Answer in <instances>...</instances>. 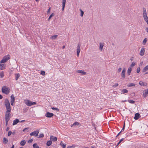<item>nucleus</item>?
Listing matches in <instances>:
<instances>
[{
  "label": "nucleus",
  "instance_id": "nucleus-27",
  "mask_svg": "<svg viewBox=\"0 0 148 148\" xmlns=\"http://www.w3.org/2000/svg\"><path fill=\"white\" fill-rule=\"evenodd\" d=\"M58 36V35H53V36H51V37L50 38L53 40H54V39H56L57 37Z\"/></svg>",
  "mask_w": 148,
  "mask_h": 148
},
{
  "label": "nucleus",
  "instance_id": "nucleus-10",
  "mask_svg": "<svg viewBox=\"0 0 148 148\" xmlns=\"http://www.w3.org/2000/svg\"><path fill=\"white\" fill-rule=\"evenodd\" d=\"M145 49L144 48H141L140 53V55L141 56H143L145 53Z\"/></svg>",
  "mask_w": 148,
  "mask_h": 148
},
{
  "label": "nucleus",
  "instance_id": "nucleus-59",
  "mask_svg": "<svg viewBox=\"0 0 148 148\" xmlns=\"http://www.w3.org/2000/svg\"><path fill=\"white\" fill-rule=\"evenodd\" d=\"M125 128V127H123V128H122V130H122V131H124V130Z\"/></svg>",
  "mask_w": 148,
  "mask_h": 148
},
{
  "label": "nucleus",
  "instance_id": "nucleus-37",
  "mask_svg": "<svg viewBox=\"0 0 148 148\" xmlns=\"http://www.w3.org/2000/svg\"><path fill=\"white\" fill-rule=\"evenodd\" d=\"M135 65L136 63L134 62H133L131 64L130 66L132 67L134 66Z\"/></svg>",
  "mask_w": 148,
  "mask_h": 148
},
{
  "label": "nucleus",
  "instance_id": "nucleus-48",
  "mask_svg": "<svg viewBox=\"0 0 148 148\" xmlns=\"http://www.w3.org/2000/svg\"><path fill=\"white\" fill-rule=\"evenodd\" d=\"M121 70L122 69L121 68H119L117 71L118 73H120L121 71Z\"/></svg>",
  "mask_w": 148,
  "mask_h": 148
},
{
  "label": "nucleus",
  "instance_id": "nucleus-41",
  "mask_svg": "<svg viewBox=\"0 0 148 148\" xmlns=\"http://www.w3.org/2000/svg\"><path fill=\"white\" fill-rule=\"evenodd\" d=\"M119 86V84L118 83H116L112 87L114 88H115Z\"/></svg>",
  "mask_w": 148,
  "mask_h": 148
},
{
  "label": "nucleus",
  "instance_id": "nucleus-44",
  "mask_svg": "<svg viewBox=\"0 0 148 148\" xmlns=\"http://www.w3.org/2000/svg\"><path fill=\"white\" fill-rule=\"evenodd\" d=\"M33 141V140L32 139L29 140L28 141V143H30L32 142Z\"/></svg>",
  "mask_w": 148,
  "mask_h": 148
},
{
  "label": "nucleus",
  "instance_id": "nucleus-21",
  "mask_svg": "<svg viewBox=\"0 0 148 148\" xmlns=\"http://www.w3.org/2000/svg\"><path fill=\"white\" fill-rule=\"evenodd\" d=\"M8 140L7 138H5V137L3 138V143L4 144H6L8 143Z\"/></svg>",
  "mask_w": 148,
  "mask_h": 148
},
{
  "label": "nucleus",
  "instance_id": "nucleus-63",
  "mask_svg": "<svg viewBox=\"0 0 148 148\" xmlns=\"http://www.w3.org/2000/svg\"><path fill=\"white\" fill-rule=\"evenodd\" d=\"M121 143V142H120L119 141V143H118L117 146L120 143Z\"/></svg>",
  "mask_w": 148,
  "mask_h": 148
},
{
  "label": "nucleus",
  "instance_id": "nucleus-30",
  "mask_svg": "<svg viewBox=\"0 0 148 148\" xmlns=\"http://www.w3.org/2000/svg\"><path fill=\"white\" fill-rule=\"evenodd\" d=\"M0 76L1 78H2L4 76V72L3 71L1 72L0 73Z\"/></svg>",
  "mask_w": 148,
  "mask_h": 148
},
{
  "label": "nucleus",
  "instance_id": "nucleus-50",
  "mask_svg": "<svg viewBox=\"0 0 148 148\" xmlns=\"http://www.w3.org/2000/svg\"><path fill=\"white\" fill-rule=\"evenodd\" d=\"M50 10H51V8L50 7L47 11V13H50Z\"/></svg>",
  "mask_w": 148,
  "mask_h": 148
},
{
  "label": "nucleus",
  "instance_id": "nucleus-11",
  "mask_svg": "<svg viewBox=\"0 0 148 148\" xmlns=\"http://www.w3.org/2000/svg\"><path fill=\"white\" fill-rule=\"evenodd\" d=\"M140 117V114L138 113H136L135 114L134 118L135 120H136L138 119Z\"/></svg>",
  "mask_w": 148,
  "mask_h": 148
},
{
  "label": "nucleus",
  "instance_id": "nucleus-39",
  "mask_svg": "<svg viewBox=\"0 0 148 148\" xmlns=\"http://www.w3.org/2000/svg\"><path fill=\"white\" fill-rule=\"evenodd\" d=\"M53 110H56L57 111H59V109L57 108H54V107H52L51 108Z\"/></svg>",
  "mask_w": 148,
  "mask_h": 148
},
{
  "label": "nucleus",
  "instance_id": "nucleus-15",
  "mask_svg": "<svg viewBox=\"0 0 148 148\" xmlns=\"http://www.w3.org/2000/svg\"><path fill=\"white\" fill-rule=\"evenodd\" d=\"M66 0H62V10L64 11L65 5Z\"/></svg>",
  "mask_w": 148,
  "mask_h": 148
},
{
  "label": "nucleus",
  "instance_id": "nucleus-18",
  "mask_svg": "<svg viewBox=\"0 0 148 148\" xmlns=\"http://www.w3.org/2000/svg\"><path fill=\"white\" fill-rule=\"evenodd\" d=\"M5 69V65L3 64H0V69L1 70L4 69Z\"/></svg>",
  "mask_w": 148,
  "mask_h": 148
},
{
  "label": "nucleus",
  "instance_id": "nucleus-40",
  "mask_svg": "<svg viewBox=\"0 0 148 148\" xmlns=\"http://www.w3.org/2000/svg\"><path fill=\"white\" fill-rule=\"evenodd\" d=\"M75 147V145H72L71 146H69L68 147H67V148H74Z\"/></svg>",
  "mask_w": 148,
  "mask_h": 148
},
{
  "label": "nucleus",
  "instance_id": "nucleus-46",
  "mask_svg": "<svg viewBox=\"0 0 148 148\" xmlns=\"http://www.w3.org/2000/svg\"><path fill=\"white\" fill-rule=\"evenodd\" d=\"M44 136V135L43 134H40L39 135V136L38 137L39 138H41L42 137Z\"/></svg>",
  "mask_w": 148,
  "mask_h": 148
},
{
  "label": "nucleus",
  "instance_id": "nucleus-56",
  "mask_svg": "<svg viewBox=\"0 0 148 148\" xmlns=\"http://www.w3.org/2000/svg\"><path fill=\"white\" fill-rule=\"evenodd\" d=\"M10 129V128L9 127H7V129H6V131H8Z\"/></svg>",
  "mask_w": 148,
  "mask_h": 148
},
{
  "label": "nucleus",
  "instance_id": "nucleus-5",
  "mask_svg": "<svg viewBox=\"0 0 148 148\" xmlns=\"http://www.w3.org/2000/svg\"><path fill=\"white\" fill-rule=\"evenodd\" d=\"M39 133V130H38L36 131H34L33 132L30 134L31 136H38Z\"/></svg>",
  "mask_w": 148,
  "mask_h": 148
},
{
  "label": "nucleus",
  "instance_id": "nucleus-23",
  "mask_svg": "<svg viewBox=\"0 0 148 148\" xmlns=\"http://www.w3.org/2000/svg\"><path fill=\"white\" fill-rule=\"evenodd\" d=\"M136 85L135 84L132 83H130L128 84L127 85V86L128 87H132V86H135Z\"/></svg>",
  "mask_w": 148,
  "mask_h": 148
},
{
  "label": "nucleus",
  "instance_id": "nucleus-12",
  "mask_svg": "<svg viewBox=\"0 0 148 148\" xmlns=\"http://www.w3.org/2000/svg\"><path fill=\"white\" fill-rule=\"evenodd\" d=\"M77 72L78 73H80L82 75H85L86 73V72L83 71L82 70H77Z\"/></svg>",
  "mask_w": 148,
  "mask_h": 148
},
{
  "label": "nucleus",
  "instance_id": "nucleus-19",
  "mask_svg": "<svg viewBox=\"0 0 148 148\" xmlns=\"http://www.w3.org/2000/svg\"><path fill=\"white\" fill-rule=\"evenodd\" d=\"M104 46V45L103 43H100L99 44V49L101 51H102L103 47Z\"/></svg>",
  "mask_w": 148,
  "mask_h": 148
},
{
  "label": "nucleus",
  "instance_id": "nucleus-60",
  "mask_svg": "<svg viewBox=\"0 0 148 148\" xmlns=\"http://www.w3.org/2000/svg\"><path fill=\"white\" fill-rule=\"evenodd\" d=\"M25 120H23L22 121H21V122H23L25 121Z\"/></svg>",
  "mask_w": 148,
  "mask_h": 148
},
{
  "label": "nucleus",
  "instance_id": "nucleus-8",
  "mask_svg": "<svg viewBox=\"0 0 148 148\" xmlns=\"http://www.w3.org/2000/svg\"><path fill=\"white\" fill-rule=\"evenodd\" d=\"M147 16V12L146 8H143V16L144 17Z\"/></svg>",
  "mask_w": 148,
  "mask_h": 148
},
{
  "label": "nucleus",
  "instance_id": "nucleus-52",
  "mask_svg": "<svg viewBox=\"0 0 148 148\" xmlns=\"http://www.w3.org/2000/svg\"><path fill=\"white\" fill-rule=\"evenodd\" d=\"M5 120L6 121V125H7L8 124V122L9 121V120H8V121H7V120Z\"/></svg>",
  "mask_w": 148,
  "mask_h": 148
},
{
  "label": "nucleus",
  "instance_id": "nucleus-25",
  "mask_svg": "<svg viewBox=\"0 0 148 148\" xmlns=\"http://www.w3.org/2000/svg\"><path fill=\"white\" fill-rule=\"evenodd\" d=\"M15 79L16 80H17L18 79V78L20 76V75L19 73L15 74Z\"/></svg>",
  "mask_w": 148,
  "mask_h": 148
},
{
  "label": "nucleus",
  "instance_id": "nucleus-57",
  "mask_svg": "<svg viewBox=\"0 0 148 148\" xmlns=\"http://www.w3.org/2000/svg\"><path fill=\"white\" fill-rule=\"evenodd\" d=\"M146 30L148 33V27L146 28Z\"/></svg>",
  "mask_w": 148,
  "mask_h": 148
},
{
  "label": "nucleus",
  "instance_id": "nucleus-16",
  "mask_svg": "<svg viewBox=\"0 0 148 148\" xmlns=\"http://www.w3.org/2000/svg\"><path fill=\"white\" fill-rule=\"evenodd\" d=\"M19 122V120L18 119H16L13 121V125H14L16 124Z\"/></svg>",
  "mask_w": 148,
  "mask_h": 148
},
{
  "label": "nucleus",
  "instance_id": "nucleus-6",
  "mask_svg": "<svg viewBox=\"0 0 148 148\" xmlns=\"http://www.w3.org/2000/svg\"><path fill=\"white\" fill-rule=\"evenodd\" d=\"M125 68H123L121 74V77L123 79H124L125 78Z\"/></svg>",
  "mask_w": 148,
  "mask_h": 148
},
{
  "label": "nucleus",
  "instance_id": "nucleus-61",
  "mask_svg": "<svg viewBox=\"0 0 148 148\" xmlns=\"http://www.w3.org/2000/svg\"><path fill=\"white\" fill-rule=\"evenodd\" d=\"M123 127H125V122L124 123V125H123Z\"/></svg>",
  "mask_w": 148,
  "mask_h": 148
},
{
  "label": "nucleus",
  "instance_id": "nucleus-22",
  "mask_svg": "<svg viewBox=\"0 0 148 148\" xmlns=\"http://www.w3.org/2000/svg\"><path fill=\"white\" fill-rule=\"evenodd\" d=\"M121 92L123 94L127 93L128 92V91L126 89H123L121 90Z\"/></svg>",
  "mask_w": 148,
  "mask_h": 148
},
{
  "label": "nucleus",
  "instance_id": "nucleus-35",
  "mask_svg": "<svg viewBox=\"0 0 148 148\" xmlns=\"http://www.w3.org/2000/svg\"><path fill=\"white\" fill-rule=\"evenodd\" d=\"M80 10L81 11V15L80 16H81L82 17L83 16L84 12L81 9H80Z\"/></svg>",
  "mask_w": 148,
  "mask_h": 148
},
{
  "label": "nucleus",
  "instance_id": "nucleus-36",
  "mask_svg": "<svg viewBox=\"0 0 148 148\" xmlns=\"http://www.w3.org/2000/svg\"><path fill=\"white\" fill-rule=\"evenodd\" d=\"M144 20L146 21L148 20V17L147 16L143 17Z\"/></svg>",
  "mask_w": 148,
  "mask_h": 148
},
{
  "label": "nucleus",
  "instance_id": "nucleus-43",
  "mask_svg": "<svg viewBox=\"0 0 148 148\" xmlns=\"http://www.w3.org/2000/svg\"><path fill=\"white\" fill-rule=\"evenodd\" d=\"M140 67H138L137 68V73H139L140 72Z\"/></svg>",
  "mask_w": 148,
  "mask_h": 148
},
{
  "label": "nucleus",
  "instance_id": "nucleus-64",
  "mask_svg": "<svg viewBox=\"0 0 148 148\" xmlns=\"http://www.w3.org/2000/svg\"><path fill=\"white\" fill-rule=\"evenodd\" d=\"M146 22L147 23L148 25V20L146 21Z\"/></svg>",
  "mask_w": 148,
  "mask_h": 148
},
{
  "label": "nucleus",
  "instance_id": "nucleus-49",
  "mask_svg": "<svg viewBox=\"0 0 148 148\" xmlns=\"http://www.w3.org/2000/svg\"><path fill=\"white\" fill-rule=\"evenodd\" d=\"M14 102V101H11V104L12 106H13V103Z\"/></svg>",
  "mask_w": 148,
  "mask_h": 148
},
{
  "label": "nucleus",
  "instance_id": "nucleus-38",
  "mask_svg": "<svg viewBox=\"0 0 148 148\" xmlns=\"http://www.w3.org/2000/svg\"><path fill=\"white\" fill-rule=\"evenodd\" d=\"M79 123L77 122H75L73 124V125H75L77 126L78 125H79Z\"/></svg>",
  "mask_w": 148,
  "mask_h": 148
},
{
  "label": "nucleus",
  "instance_id": "nucleus-55",
  "mask_svg": "<svg viewBox=\"0 0 148 148\" xmlns=\"http://www.w3.org/2000/svg\"><path fill=\"white\" fill-rule=\"evenodd\" d=\"M3 98V96L1 95H0V99H1Z\"/></svg>",
  "mask_w": 148,
  "mask_h": 148
},
{
  "label": "nucleus",
  "instance_id": "nucleus-54",
  "mask_svg": "<svg viewBox=\"0 0 148 148\" xmlns=\"http://www.w3.org/2000/svg\"><path fill=\"white\" fill-rule=\"evenodd\" d=\"M143 63V61L141 62L140 63V65L141 66H142V65Z\"/></svg>",
  "mask_w": 148,
  "mask_h": 148
},
{
  "label": "nucleus",
  "instance_id": "nucleus-31",
  "mask_svg": "<svg viewBox=\"0 0 148 148\" xmlns=\"http://www.w3.org/2000/svg\"><path fill=\"white\" fill-rule=\"evenodd\" d=\"M11 100L15 101L14 97L13 95H12L11 96Z\"/></svg>",
  "mask_w": 148,
  "mask_h": 148
},
{
  "label": "nucleus",
  "instance_id": "nucleus-17",
  "mask_svg": "<svg viewBox=\"0 0 148 148\" xmlns=\"http://www.w3.org/2000/svg\"><path fill=\"white\" fill-rule=\"evenodd\" d=\"M148 70V65L145 66L143 69L142 72L144 73Z\"/></svg>",
  "mask_w": 148,
  "mask_h": 148
},
{
  "label": "nucleus",
  "instance_id": "nucleus-45",
  "mask_svg": "<svg viewBox=\"0 0 148 148\" xmlns=\"http://www.w3.org/2000/svg\"><path fill=\"white\" fill-rule=\"evenodd\" d=\"M130 103H133L135 102V101L133 100H130L128 101Z\"/></svg>",
  "mask_w": 148,
  "mask_h": 148
},
{
  "label": "nucleus",
  "instance_id": "nucleus-20",
  "mask_svg": "<svg viewBox=\"0 0 148 148\" xmlns=\"http://www.w3.org/2000/svg\"><path fill=\"white\" fill-rule=\"evenodd\" d=\"M132 71V68L131 67H129L127 70V74L128 75H129L130 74V73L131 72V71Z\"/></svg>",
  "mask_w": 148,
  "mask_h": 148
},
{
  "label": "nucleus",
  "instance_id": "nucleus-24",
  "mask_svg": "<svg viewBox=\"0 0 148 148\" xmlns=\"http://www.w3.org/2000/svg\"><path fill=\"white\" fill-rule=\"evenodd\" d=\"M60 145L62 147V148H65L66 145V144H64L62 141L61 142Z\"/></svg>",
  "mask_w": 148,
  "mask_h": 148
},
{
  "label": "nucleus",
  "instance_id": "nucleus-9",
  "mask_svg": "<svg viewBox=\"0 0 148 148\" xmlns=\"http://www.w3.org/2000/svg\"><path fill=\"white\" fill-rule=\"evenodd\" d=\"M54 115V114L53 113L47 112L45 115V116L47 117L50 118Z\"/></svg>",
  "mask_w": 148,
  "mask_h": 148
},
{
  "label": "nucleus",
  "instance_id": "nucleus-29",
  "mask_svg": "<svg viewBox=\"0 0 148 148\" xmlns=\"http://www.w3.org/2000/svg\"><path fill=\"white\" fill-rule=\"evenodd\" d=\"M52 143V142L51 140H49L47 142V145L48 146H50Z\"/></svg>",
  "mask_w": 148,
  "mask_h": 148
},
{
  "label": "nucleus",
  "instance_id": "nucleus-51",
  "mask_svg": "<svg viewBox=\"0 0 148 148\" xmlns=\"http://www.w3.org/2000/svg\"><path fill=\"white\" fill-rule=\"evenodd\" d=\"M28 128H24L23 130V131H25L26 130H28Z\"/></svg>",
  "mask_w": 148,
  "mask_h": 148
},
{
  "label": "nucleus",
  "instance_id": "nucleus-4",
  "mask_svg": "<svg viewBox=\"0 0 148 148\" xmlns=\"http://www.w3.org/2000/svg\"><path fill=\"white\" fill-rule=\"evenodd\" d=\"M10 58V55H8L4 57L3 59L0 62L1 63H3L6 62Z\"/></svg>",
  "mask_w": 148,
  "mask_h": 148
},
{
  "label": "nucleus",
  "instance_id": "nucleus-7",
  "mask_svg": "<svg viewBox=\"0 0 148 148\" xmlns=\"http://www.w3.org/2000/svg\"><path fill=\"white\" fill-rule=\"evenodd\" d=\"M81 45L79 43L78 44L77 49V56H79V53L80 51Z\"/></svg>",
  "mask_w": 148,
  "mask_h": 148
},
{
  "label": "nucleus",
  "instance_id": "nucleus-58",
  "mask_svg": "<svg viewBox=\"0 0 148 148\" xmlns=\"http://www.w3.org/2000/svg\"><path fill=\"white\" fill-rule=\"evenodd\" d=\"M122 132V130H121V132H119V133L118 134H117V135H118L119 136V135H120V134L121 133V132Z\"/></svg>",
  "mask_w": 148,
  "mask_h": 148
},
{
  "label": "nucleus",
  "instance_id": "nucleus-32",
  "mask_svg": "<svg viewBox=\"0 0 148 148\" xmlns=\"http://www.w3.org/2000/svg\"><path fill=\"white\" fill-rule=\"evenodd\" d=\"M33 146L34 148H39V146L37 145L36 143L34 144L33 145Z\"/></svg>",
  "mask_w": 148,
  "mask_h": 148
},
{
  "label": "nucleus",
  "instance_id": "nucleus-28",
  "mask_svg": "<svg viewBox=\"0 0 148 148\" xmlns=\"http://www.w3.org/2000/svg\"><path fill=\"white\" fill-rule=\"evenodd\" d=\"M55 15V14L54 13H52L51 15L50 16H49V17L48 18V21H49V20L51 18L54 16V15Z\"/></svg>",
  "mask_w": 148,
  "mask_h": 148
},
{
  "label": "nucleus",
  "instance_id": "nucleus-14",
  "mask_svg": "<svg viewBox=\"0 0 148 148\" xmlns=\"http://www.w3.org/2000/svg\"><path fill=\"white\" fill-rule=\"evenodd\" d=\"M148 94V88L145 90L143 92V95L144 97H146Z\"/></svg>",
  "mask_w": 148,
  "mask_h": 148
},
{
  "label": "nucleus",
  "instance_id": "nucleus-13",
  "mask_svg": "<svg viewBox=\"0 0 148 148\" xmlns=\"http://www.w3.org/2000/svg\"><path fill=\"white\" fill-rule=\"evenodd\" d=\"M50 139L53 141H56L57 140V138L56 137H54L53 136H51L50 137Z\"/></svg>",
  "mask_w": 148,
  "mask_h": 148
},
{
  "label": "nucleus",
  "instance_id": "nucleus-26",
  "mask_svg": "<svg viewBox=\"0 0 148 148\" xmlns=\"http://www.w3.org/2000/svg\"><path fill=\"white\" fill-rule=\"evenodd\" d=\"M26 143V142L25 141V140H22L21 141V142L20 143V144L22 146H24L25 145Z\"/></svg>",
  "mask_w": 148,
  "mask_h": 148
},
{
  "label": "nucleus",
  "instance_id": "nucleus-33",
  "mask_svg": "<svg viewBox=\"0 0 148 148\" xmlns=\"http://www.w3.org/2000/svg\"><path fill=\"white\" fill-rule=\"evenodd\" d=\"M139 84L141 86H146V85L144 84V83L143 82H141V81L139 83Z\"/></svg>",
  "mask_w": 148,
  "mask_h": 148
},
{
  "label": "nucleus",
  "instance_id": "nucleus-1",
  "mask_svg": "<svg viewBox=\"0 0 148 148\" xmlns=\"http://www.w3.org/2000/svg\"><path fill=\"white\" fill-rule=\"evenodd\" d=\"M4 103L7 110L5 114V119L7 121L9 120L11 116L10 112L11 109L10 102L8 99H5Z\"/></svg>",
  "mask_w": 148,
  "mask_h": 148
},
{
  "label": "nucleus",
  "instance_id": "nucleus-47",
  "mask_svg": "<svg viewBox=\"0 0 148 148\" xmlns=\"http://www.w3.org/2000/svg\"><path fill=\"white\" fill-rule=\"evenodd\" d=\"M12 134V132H11V131H9V132H8V136H10Z\"/></svg>",
  "mask_w": 148,
  "mask_h": 148
},
{
  "label": "nucleus",
  "instance_id": "nucleus-2",
  "mask_svg": "<svg viewBox=\"0 0 148 148\" xmlns=\"http://www.w3.org/2000/svg\"><path fill=\"white\" fill-rule=\"evenodd\" d=\"M2 91L3 93L8 94L10 92V89L9 87L6 86H3L2 88Z\"/></svg>",
  "mask_w": 148,
  "mask_h": 148
},
{
  "label": "nucleus",
  "instance_id": "nucleus-3",
  "mask_svg": "<svg viewBox=\"0 0 148 148\" xmlns=\"http://www.w3.org/2000/svg\"><path fill=\"white\" fill-rule=\"evenodd\" d=\"M24 103L28 106H31L32 105H35L36 103L35 102H32L28 99H26L24 101Z\"/></svg>",
  "mask_w": 148,
  "mask_h": 148
},
{
  "label": "nucleus",
  "instance_id": "nucleus-62",
  "mask_svg": "<svg viewBox=\"0 0 148 148\" xmlns=\"http://www.w3.org/2000/svg\"><path fill=\"white\" fill-rule=\"evenodd\" d=\"M65 47V46H63L62 47V49H64V48Z\"/></svg>",
  "mask_w": 148,
  "mask_h": 148
},
{
  "label": "nucleus",
  "instance_id": "nucleus-42",
  "mask_svg": "<svg viewBox=\"0 0 148 148\" xmlns=\"http://www.w3.org/2000/svg\"><path fill=\"white\" fill-rule=\"evenodd\" d=\"M40 74L43 75H45V72L44 71H41Z\"/></svg>",
  "mask_w": 148,
  "mask_h": 148
},
{
  "label": "nucleus",
  "instance_id": "nucleus-53",
  "mask_svg": "<svg viewBox=\"0 0 148 148\" xmlns=\"http://www.w3.org/2000/svg\"><path fill=\"white\" fill-rule=\"evenodd\" d=\"M123 140L124 138H122L119 141V142L121 143V142L123 141Z\"/></svg>",
  "mask_w": 148,
  "mask_h": 148
},
{
  "label": "nucleus",
  "instance_id": "nucleus-34",
  "mask_svg": "<svg viewBox=\"0 0 148 148\" xmlns=\"http://www.w3.org/2000/svg\"><path fill=\"white\" fill-rule=\"evenodd\" d=\"M147 38H145L143 41V44L144 45H145L146 42H147Z\"/></svg>",
  "mask_w": 148,
  "mask_h": 148
}]
</instances>
